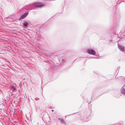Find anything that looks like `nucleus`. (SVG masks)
Returning <instances> with one entry per match:
<instances>
[{
    "instance_id": "obj_1",
    "label": "nucleus",
    "mask_w": 125,
    "mask_h": 125,
    "mask_svg": "<svg viewBox=\"0 0 125 125\" xmlns=\"http://www.w3.org/2000/svg\"><path fill=\"white\" fill-rule=\"evenodd\" d=\"M32 5L34 7L37 8L41 7L43 5V4L40 2H37L33 3Z\"/></svg>"
},
{
    "instance_id": "obj_2",
    "label": "nucleus",
    "mask_w": 125,
    "mask_h": 125,
    "mask_svg": "<svg viewBox=\"0 0 125 125\" xmlns=\"http://www.w3.org/2000/svg\"><path fill=\"white\" fill-rule=\"evenodd\" d=\"M87 52L88 53L92 55H94L96 53L95 51L92 49H87Z\"/></svg>"
},
{
    "instance_id": "obj_3",
    "label": "nucleus",
    "mask_w": 125,
    "mask_h": 125,
    "mask_svg": "<svg viewBox=\"0 0 125 125\" xmlns=\"http://www.w3.org/2000/svg\"><path fill=\"white\" fill-rule=\"evenodd\" d=\"M120 18V15L119 14H115L114 15V21L115 22H118Z\"/></svg>"
},
{
    "instance_id": "obj_4",
    "label": "nucleus",
    "mask_w": 125,
    "mask_h": 125,
    "mask_svg": "<svg viewBox=\"0 0 125 125\" xmlns=\"http://www.w3.org/2000/svg\"><path fill=\"white\" fill-rule=\"evenodd\" d=\"M10 89L14 92L16 90V85L15 83L12 84L10 85Z\"/></svg>"
},
{
    "instance_id": "obj_5",
    "label": "nucleus",
    "mask_w": 125,
    "mask_h": 125,
    "mask_svg": "<svg viewBox=\"0 0 125 125\" xmlns=\"http://www.w3.org/2000/svg\"><path fill=\"white\" fill-rule=\"evenodd\" d=\"M29 12H26L22 15L21 17L20 18L18 19V20L20 21L22 19L25 18L27 17V16L28 15Z\"/></svg>"
},
{
    "instance_id": "obj_6",
    "label": "nucleus",
    "mask_w": 125,
    "mask_h": 125,
    "mask_svg": "<svg viewBox=\"0 0 125 125\" xmlns=\"http://www.w3.org/2000/svg\"><path fill=\"white\" fill-rule=\"evenodd\" d=\"M118 48L122 52H123L124 50V47L119 44H118Z\"/></svg>"
},
{
    "instance_id": "obj_7",
    "label": "nucleus",
    "mask_w": 125,
    "mask_h": 125,
    "mask_svg": "<svg viewBox=\"0 0 125 125\" xmlns=\"http://www.w3.org/2000/svg\"><path fill=\"white\" fill-rule=\"evenodd\" d=\"M23 25L25 28L27 27L28 25V23L25 21H24L22 23Z\"/></svg>"
},
{
    "instance_id": "obj_8",
    "label": "nucleus",
    "mask_w": 125,
    "mask_h": 125,
    "mask_svg": "<svg viewBox=\"0 0 125 125\" xmlns=\"http://www.w3.org/2000/svg\"><path fill=\"white\" fill-rule=\"evenodd\" d=\"M58 119L60 121L62 124H63L64 125H66V124L63 119L59 118H58Z\"/></svg>"
},
{
    "instance_id": "obj_9",
    "label": "nucleus",
    "mask_w": 125,
    "mask_h": 125,
    "mask_svg": "<svg viewBox=\"0 0 125 125\" xmlns=\"http://www.w3.org/2000/svg\"><path fill=\"white\" fill-rule=\"evenodd\" d=\"M36 31H39V30L40 29V28L39 27V25H36L34 27V28H33Z\"/></svg>"
},
{
    "instance_id": "obj_10",
    "label": "nucleus",
    "mask_w": 125,
    "mask_h": 125,
    "mask_svg": "<svg viewBox=\"0 0 125 125\" xmlns=\"http://www.w3.org/2000/svg\"><path fill=\"white\" fill-rule=\"evenodd\" d=\"M121 93L124 94H125V89L121 88L120 90Z\"/></svg>"
},
{
    "instance_id": "obj_11",
    "label": "nucleus",
    "mask_w": 125,
    "mask_h": 125,
    "mask_svg": "<svg viewBox=\"0 0 125 125\" xmlns=\"http://www.w3.org/2000/svg\"><path fill=\"white\" fill-rule=\"evenodd\" d=\"M118 78V79L122 81H123L125 80V77L124 76H120Z\"/></svg>"
},
{
    "instance_id": "obj_12",
    "label": "nucleus",
    "mask_w": 125,
    "mask_h": 125,
    "mask_svg": "<svg viewBox=\"0 0 125 125\" xmlns=\"http://www.w3.org/2000/svg\"><path fill=\"white\" fill-rule=\"evenodd\" d=\"M123 35L122 34H121V35L118 34L117 37L118 38H119L120 39H121L123 37Z\"/></svg>"
},
{
    "instance_id": "obj_13",
    "label": "nucleus",
    "mask_w": 125,
    "mask_h": 125,
    "mask_svg": "<svg viewBox=\"0 0 125 125\" xmlns=\"http://www.w3.org/2000/svg\"><path fill=\"white\" fill-rule=\"evenodd\" d=\"M122 88L125 89V84L123 86Z\"/></svg>"
},
{
    "instance_id": "obj_14",
    "label": "nucleus",
    "mask_w": 125,
    "mask_h": 125,
    "mask_svg": "<svg viewBox=\"0 0 125 125\" xmlns=\"http://www.w3.org/2000/svg\"><path fill=\"white\" fill-rule=\"evenodd\" d=\"M122 33V32H121V31H120V32L119 33V35H120Z\"/></svg>"
},
{
    "instance_id": "obj_15",
    "label": "nucleus",
    "mask_w": 125,
    "mask_h": 125,
    "mask_svg": "<svg viewBox=\"0 0 125 125\" xmlns=\"http://www.w3.org/2000/svg\"><path fill=\"white\" fill-rule=\"evenodd\" d=\"M120 68V67H118V69H119Z\"/></svg>"
},
{
    "instance_id": "obj_16",
    "label": "nucleus",
    "mask_w": 125,
    "mask_h": 125,
    "mask_svg": "<svg viewBox=\"0 0 125 125\" xmlns=\"http://www.w3.org/2000/svg\"><path fill=\"white\" fill-rule=\"evenodd\" d=\"M52 112H53V111H54V110H52Z\"/></svg>"
},
{
    "instance_id": "obj_17",
    "label": "nucleus",
    "mask_w": 125,
    "mask_h": 125,
    "mask_svg": "<svg viewBox=\"0 0 125 125\" xmlns=\"http://www.w3.org/2000/svg\"><path fill=\"white\" fill-rule=\"evenodd\" d=\"M35 100H37L36 99V98H35Z\"/></svg>"
},
{
    "instance_id": "obj_18",
    "label": "nucleus",
    "mask_w": 125,
    "mask_h": 125,
    "mask_svg": "<svg viewBox=\"0 0 125 125\" xmlns=\"http://www.w3.org/2000/svg\"><path fill=\"white\" fill-rule=\"evenodd\" d=\"M114 30H115V29H114Z\"/></svg>"
}]
</instances>
